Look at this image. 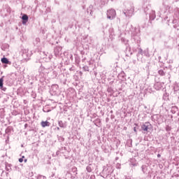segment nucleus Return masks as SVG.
Listing matches in <instances>:
<instances>
[{"mask_svg":"<svg viewBox=\"0 0 179 179\" xmlns=\"http://www.w3.org/2000/svg\"><path fill=\"white\" fill-rule=\"evenodd\" d=\"M127 8L126 10L123 11L124 15L126 17H132L134 15V12H135V7L134 6V3L129 2L125 4Z\"/></svg>","mask_w":179,"mask_h":179,"instance_id":"f257e3e1","label":"nucleus"},{"mask_svg":"<svg viewBox=\"0 0 179 179\" xmlns=\"http://www.w3.org/2000/svg\"><path fill=\"white\" fill-rule=\"evenodd\" d=\"M31 55H33V53L31 52V51L29 50V49H24L22 50V57L24 58V59L29 61Z\"/></svg>","mask_w":179,"mask_h":179,"instance_id":"f03ea898","label":"nucleus"},{"mask_svg":"<svg viewBox=\"0 0 179 179\" xmlns=\"http://www.w3.org/2000/svg\"><path fill=\"white\" fill-rule=\"evenodd\" d=\"M117 13H115V10L110 9L107 11V17L110 20H113V19L115 18Z\"/></svg>","mask_w":179,"mask_h":179,"instance_id":"7ed1b4c3","label":"nucleus"},{"mask_svg":"<svg viewBox=\"0 0 179 179\" xmlns=\"http://www.w3.org/2000/svg\"><path fill=\"white\" fill-rule=\"evenodd\" d=\"M152 127V125L149 122H145L144 124L141 126V129L148 132V129Z\"/></svg>","mask_w":179,"mask_h":179,"instance_id":"20e7f679","label":"nucleus"},{"mask_svg":"<svg viewBox=\"0 0 179 179\" xmlns=\"http://www.w3.org/2000/svg\"><path fill=\"white\" fill-rule=\"evenodd\" d=\"M150 20H155L156 19V12L155 10H150V12L148 13Z\"/></svg>","mask_w":179,"mask_h":179,"instance_id":"39448f33","label":"nucleus"},{"mask_svg":"<svg viewBox=\"0 0 179 179\" xmlns=\"http://www.w3.org/2000/svg\"><path fill=\"white\" fill-rule=\"evenodd\" d=\"M22 24H26L27 22H29V16L27 15L24 14L22 17Z\"/></svg>","mask_w":179,"mask_h":179,"instance_id":"423d86ee","label":"nucleus"},{"mask_svg":"<svg viewBox=\"0 0 179 179\" xmlns=\"http://www.w3.org/2000/svg\"><path fill=\"white\" fill-rule=\"evenodd\" d=\"M162 87H163L162 83H156L154 85V89H155V90H160V89H162Z\"/></svg>","mask_w":179,"mask_h":179,"instance_id":"0eeeda50","label":"nucleus"},{"mask_svg":"<svg viewBox=\"0 0 179 179\" xmlns=\"http://www.w3.org/2000/svg\"><path fill=\"white\" fill-rule=\"evenodd\" d=\"M41 125L43 128H45V127H50L51 125V123L48 121H42L41 122Z\"/></svg>","mask_w":179,"mask_h":179,"instance_id":"6e6552de","label":"nucleus"},{"mask_svg":"<svg viewBox=\"0 0 179 179\" xmlns=\"http://www.w3.org/2000/svg\"><path fill=\"white\" fill-rule=\"evenodd\" d=\"M1 62H2V64H6V65H10V64H12L10 61H9V59H8V58H6V57H3V58H1Z\"/></svg>","mask_w":179,"mask_h":179,"instance_id":"1a4fd4ad","label":"nucleus"},{"mask_svg":"<svg viewBox=\"0 0 179 179\" xmlns=\"http://www.w3.org/2000/svg\"><path fill=\"white\" fill-rule=\"evenodd\" d=\"M150 10H152L150 9V6H146L145 7H144V12L145 15H149V13L150 12Z\"/></svg>","mask_w":179,"mask_h":179,"instance_id":"9d476101","label":"nucleus"},{"mask_svg":"<svg viewBox=\"0 0 179 179\" xmlns=\"http://www.w3.org/2000/svg\"><path fill=\"white\" fill-rule=\"evenodd\" d=\"M141 171L144 174H148V166L146 165H142Z\"/></svg>","mask_w":179,"mask_h":179,"instance_id":"9b49d317","label":"nucleus"},{"mask_svg":"<svg viewBox=\"0 0 179 179\" xmlns=\"http://www.w3.org/2000/svg\"><path fill=\"white\" fill-rule=\"evenodd\" d=\"M143 54H145V55H148V54L146 53V50L143 51L142 48H138V55H143Z\"/></svg>","mask_w":179,"mask_h":179,"instance_id":"f8f14e48","label":"nucleus"},{"mask_svg":"<svg viewBox=\"0 0 179 179\" xmlns=\"http://www.w3.org/2000/svg\"><path fill=\"white\" fill-rule=\"evenodd\" d=\"M13 129V127L9 126L6 129V134H7L8 135H9L11 132H12V130Z\"/></svg>","mask_w":179,"mask_h":179,"instance_id":"ddd939ff","label":"nucleus"},{"mask_svg":"<svg viewBox=\"0 0 179 179\" xmlns=\"http://www.w3.org/2000/svg\"><path fill=\"white\" fill-rule=\"evenodd\" d=\"M12 165L8 164V163H6V171H10L12 170Z\"/></svg>","mask_w":179,"mask_h":179,"instance_id":"4468645a","label":"nucleus"},{"mask_svg":"<svg viewBox=\"0 0 179 179\" xmlns=\"http://www.w3.org/2000/svg\"><path fill=\"white\" fill-rule=\"evenodd\" d=\"M59 124V127H60V128H65V124H64V122H62V120H59L58 122Z\"/></svg>","mask_w":179,"mask_h":179,"instance_id":"2eb2a0df","label":"nucleus"},{"mask_svg":"<svg viewBox=\"0 0 179 179\" xmlns=\"http://www.w3.org/2000/svg\"><path fill=\"white\" fill-rule=\"evenodd\" d=\"M179 91L178 85H176L173 87L174 94H177V92Z\"/></svg>","mask_w":179,"mask_h":179,"instance_id":"dca6fc26","label":"nucleus"},{"mask_svg":"<svg viewBox=\"0 0 179 179\" xmlns=\"http://www.w3.org/2000/svg\"><path fill=\"white\" fill-rule=\"evenodd\" d=\"M158 73L160 75V76H164L166 75V72L162 69L158 71Z\"/></svg>","mask_w":179,"mask_h":179,"instance_id":"f3484780","label":"nucleus"},{"mask_svg":"<svg viewBox=\"0 0 179 179\" xmlns=\"http://www.w3.org/2000/svg\"><path fill=\"white\" fill-rule=\"evenodd\" d=\"M5 78V76H2L1 78H0V87H2V86H3V78Z\"/></svg>","mask_w":179,"mask_h":179,"instance_id":"a211bd4d","label":"nucleus"},{"mask_svg":"<svg viewBox=\"0 0 179 179\" xmlns=\"http://www.w3.org/2000/svg\"><path fill=\"white\" fill-rule=\"evenodd\" d=\"M86 170L88 173H92V167L90 166H87Z\"/></svg>","mask_w":179,"mask_h":179,"instance_id":"6ab92c4d","label":"nucleus"},{"mask_svg":"<svg viewBox=\"0 0 179 179\" xmlns=\"http://www.w3.org/2000/svg\"><path fill=\"white\" fill-rule=\"evenodd\" d=\"M166 131L167 132H169V131H171V127L170 126H166Z\"/></svg>","mask_w":179,"mask_h":179,"instance_id":"aec40b11","label":"nucleus"},{"mask_svg":"<svg viewBox=\"0 0 179 179\" xmlns=\"http://www.w3.org/2000/svg\"><path fill=\"white\" fill-rule=\"evenodd\" d=\"M45 176H42V175H39L38 176V179H45Z\"/></svg>","mask_w":179,"mask_h":179,"instance_id":"412c9836","label":"nucleus"},{"mask_svg":"<svg viewBox=\"0 0 179 179\" xmlns=\"http://www.w3.org/2000/svg\"><path fill=\"white\" fill-rule=\"evenodd\" d=\"M59 50H61V48H57L55 50V54H58V52H59Z\"/></svg>","mask_w":179,"mask_h":179,"instance_id":"4be33fe9","label":"nucleus"},{"mask_svg":"<svg viewBox=\"0 0 179 179\" xmlns=\"http://www.w3.org/2000/svg\"><path fill=\"white\" fill-rule=\"evenodd\" d=\"M83 69H84V71L89 72V66H83Z\"/></svg>","mask_w":179,"mask_h":179,"instance_id":"5701e85b","label":"nucleus"},{"mask_svg":"<svg viewBox=\"0 0 179 179\" xmlns=\"http://www.w3.org/2000/svg\"><path fill=\"white\" fill-rule=\"evenodd\" d=\"M116 169H121V164H116Z\"/></svg>","mask_w":179,"mask_h":179,"instance_id":"b1692460","label":"nucleus"},{"mask_svg":"<svg viewBox=\"0 0 179 179\" xmlns=\"http://www.w3.org/2000/svg\"><path fill=\"white\" fill-rule=\"evenodd\" d=\"M1 90H3V92H6V87H4L3 85H2V87H0Z\"/></svg>","mask_w":179,"mask_h":179,"instance_id":"393cba45","label":"nucleus"},{"mask_svg":"<svg viewBox=\"0 0 179 179\" xmlns=\"http://www.w3.org/2000/svg\"><path fill=\"white\" fill-rule=\"evenodd\" d=\"M20 163H22L23 162V158H20L19 159Z\"/></svg>","mask_w":179,"mask_h":179,"instance_id":"a878e982","label":"nucleus"},{"mask_svg":"<svg viewBox=\"0 0 179 179\" xmlns=\"http://www.w3.org/2000/svg\"><path fill=\"white\" fill-rule=\"evenodd\" d=\"M96 178V177L94 176V175H92V176H91V177H90V179H95Z\"/></svg>","mask_w":179,"mask_h":179,"instance_id":"bb28decb","label":"nucleus"},{"mask_svg":"<svg viewBox=\"0 0 179 179\" xmlns=\"http://www.w3.org/2000/svg\"><path fill=\"white\" fill-rule=\"evenodd\" d=\"M176 96H177L178 97H179V90H178V91L177 92V94H176Z\"/></svg>","mask_w":179,"mask_h":179,"instance_id":"cd10ccee","label":"nucleus"},{"mask_svg":"<svg viewBox=\"0 0 179 179\" xmlns=\"http://www.w3.org/2000/svg\"><path fill=\"white\" fill-rule=\"evenodd\" d=\"M134 132H137V131H136V127H134Z\"/></svg>","mask_w":179,"mask_h":179,"instance_id":"c85d7f7f","label":"nucleus"},{"mask_svg":"<svg viewBox=\"0 0 179 179\" xmlns=\"http://www.w3.org/2000/svg\"><path fill=\"white\" fill-rule=\"evenodd\" d=\"M38 66H41V63L38 62Z\"/></svg>","mask_w":179,"mask_h":179,"instance_id":"c756f323","label":"nucleus"},{"mask_svg":"<svg viewBox=\"0 0 179 179\" xmlns=\"http://www.w3.org/2000/svg\"><path fill=\"white\" fill-rule=\"evenodd\" d=\"M157 157H162V155L160 154H158Z\"/></svg>","mask_w":179,"mask_h":179,"instance_id":"7c9ffc66","label":"nucleus"},{"mask_svg":"<svg viewBox=\"0 0 179 179\" xmlns=\"http://www.w3.org/2000/svg\"><path fill=\"white\" fill-rule=\"evenodd\" d=\"M24 163H27V159H25L24 160Z\"/></svg>","mask_w":179,"mask_h":179,"instance_id":"2f4dec72","label":"nucleus"},{"mask_svg":"<svg viewBox=\"0 0 179 179\" xmlns=\"http://www.w3.org/2000/svg\"><path fill=\"white\" fill-rule=\"evenodd\" d=\"M73 171H76V168H73Z\"/></svg>","mask_w":179,"mask_h":179,"instance_id":"473e14b6","label":"nucleus"},{"mask_svg":"<svg viewBox=\"0 0 179 179\" xmlns=\"http://www.w3.org/2000/svg\"><path fill=\"white\" fill-rule=\"evenodd\" d=\"M56 129H57V131H59V127H56Z\"/></svg>","mask_w":179,"mask_h":179,"instance_id":"72a5a7b5","label":"nucleus"},{"mask_svg":"<svg viewBox=\"0 0 179 179\" xmlns=\"http://www.w3.org/2000/svg\"><path fill=\"white\" fill-rule=\"evenodd\" d=\"M21 159H22V160H23V159H24V156H22Z\"/></svg>","mask_w":179,"mask_h":179,"instance_id":"f704fd0d","label":"nucleus"},{"mask_svg":"<svg viewBox=\"0 0 179 179\" xmlns=\"http://www.w3.org/2000/svg\"><path fill=\"white\" fill-rule=\"evenodd\" d=\"M62 141H64V138H62Z\"/></svg>","mask_w":179,"mask_h":179,"instance_id":"c9c22d12","label":"nucleus"},{"mask_svg":"<svg viewBox=\"0 0 179 179\" xmlns=\"http://www.w3.org/2000/svg\"><path fill=\"white\" fill-rule=\"evenodd\" d=\"M90 15H92V10H90Z\"/></svg>","mask_w":179,"mask_h":179,"instance_id":"e433bc0d","label":"nucleus"},{"mask_svg":"<svg viewBox=\"0 0 179 179\" xmlns=\"http://www.w3.org/2000/svg\"><path fill=\"white\" fill-rule=\"evenodd\" d=\"M116 160H118V157H116Z\"/></svg>","mask_w":179,"mask_h":179,"instance_id":"4c0bfd02","label":"nucleus"},{"mask_svg":"<svg viewBox=\"0 0 179 179\" xmlns=\"http://www.w3.org/2000/svg\"><path fill=\"white\" fill-rule=\"evenodd\" d=\"M54 86H57V85H52V87H54Z\"/></svg>","mask_w":179,"mask_h":179,"instance_id":"58836bf2","label":"nucleus"},{"mask_svg":"<svg viewBox=\"0 0 179 179\" xmlns=\"http://www.w3.org/2000/svg\"><path fill=\"white\" fill-rule=\"evenodd\" d=\"M87 12L89 13V9H87Z\"/></svg>","mask_w":179,"mask_h":179,"instance_id":"ea45409f","label":"nucleus"},{"mask_svg":"<svg viewBox=\"0 0 179 179\" xmlns=\"http://www.w3.org/2000/svg\"><path fill=\"white\" fill-rule=\"evenodd\" d=\"M27 125V124H25V127Z\"/></svg>","mask_w":179,"mask_h":179,"instance_id":"a19ab883","label":"nucleus"},{"mask_svg":"<svg viewBox=\"0 0 179 179\" xmlns=\"http://www.w3.org/2000/svg\"><path fill=\"white\" fill-rule=\"evenodd\" d=\"M33 179V178H32Z\"/></svg>","mask_w":179,"mask_h":179,"instance_id":"79ce46f5","label":"nucleus"}]
</instances>
